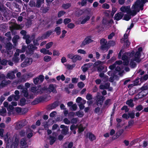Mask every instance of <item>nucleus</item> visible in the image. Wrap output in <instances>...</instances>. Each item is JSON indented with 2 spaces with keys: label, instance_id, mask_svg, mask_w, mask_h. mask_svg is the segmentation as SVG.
I'll return each mask as SVG.
<instances>
[{
  "label": "nucleus",
  "instance_id": "1",
  "mask_svg": "<svg viewBox=\"0 0 148 148\" xmlns=\"http://www.w3.org/2000/svg\"><path fill=\"white\" fill-rule=\"evenodd\" d=\"M144 4V3L143 1L137 0L133 5L131 8V10L130 9V6H127L121 7L120 8V10L123 13H126L128 14L134 16L136 14L137 12H139L140 10H143Z\"/></svg>",
  "mask_w": 148,
  "mask_h": 148
},
{
  "label": "nucleus",
  "instance_id": "2",
  "mask_svg": "<svg viewBox=\"0 0 148 148\" xmlns=\"http://www.w3.org/2000/svg\"><path fill=\"white\" fill-rule=\"evenodd\" d=\"M134 51H132L130 53H124L122 56V59L123 61V63L124 65H127L129 63V60H131L130 65L132 68H134L136 66V63L134 62L136 61L134 60Z\"/></svg>",
  "mask_w": 148,
  "mask_h": 148
},
{
  "label": "nucleus",
  "instance_id": "3",
  "mask_svg": "<svg viewBox=\"0 0 148 148\" xmlns=\"http://www.w3.org/2000/svg\"><path fill=\"white\" fill-rule=\"evenodd\" d=\"M141 91L135 97V99H138L146 95L148 93V91L146 87H143L141 88Z\"/></svg>",
  "mask_w": 148,
  "mask_h": 148
},
{
  "label": "nucleus",
  "instance_id": "4",
  "mask_svg": "<svg viewBox=\"0 0 148 148\" xmlns=\"http://www.w3.org/2000/svg\"><path fill=\"white\" fill-rule=\"evenodd\" d=\"M19 142V137L16 135L15 134L14 136L12 143L11 147V146L7 145L6 148H12L13 146L14 148L16 147L18 145Z\"/></svg>",
  "mask_w": 148,
  "mask_h": 148
},
{
  "label": "nucleus",
  "instance_id": "5",
  "mask_svg": "<svg viewBox=\"0 0 148 148\" xmlns=\"http://www.w3.org/2000/svg\"><path fill=\"white\" fill-rule=\"evenodd\" d=\"M104 63V62H101L100 61H97L96 62L93 64L94 67L97 66V71L99 72H100L103 70V69L105 67L106 69L107 67L104 66L103 65Z\"/></svg>",
  "mask_w": 148,
  "mask_h": 148
},
{
  "label": "nucleus",
  "instance_id": "6",
  "mask_svg": "<svg viewBox=\"0 0 148 148\" xmlns=\"http://www.w3.org/2000/svg\"><path fill=\"white\" fill-rule=\"evenodd\" d=\"M100 43L101 44V49L103 51H107L108 49V48L106 45L107 41L104 38H102L100 40Z\"/></svg>",
  "mask_w": 148,
  "mask_h": 148
},
{
  "label": "nucleus",
  "instance_id": "7",
  "mask_svg": "<svg viewBox=\"0 0 148 148\" xmlns=\"http://www.w3.org/2000/svg\"><path fill=\"white\" fill-rule=\"evenodd\" d=\"M142 50V48L141 47H140L138 49V51L134 55V60L137 62L139 63L141 59H140V52Z\"/></svg>",
  "mask_w": 148,
  "mask_h": 148
},
{
  "label": "nucleus",
  "instance_id": "8",
  "mask_svg": "<svg viewBox=\"0 0 148 148\" xmlns=\"http://www.w3.org/2000/svg\"><path fill=\"white\" fill-rule=\"evenodd\" d=\"M33 62V60L31 58H26L25 61L21 64V66L22 67H25L31 64Z\"/></svg>",
  "mask_w": 148,
  "mask_h": 148
},
{
  "label": "nucleus",
  "instance_id": "9",
  "mask_svg": "<svg viewBox=\"0 0 148 148\" xmlns=\"http://www.w3.org/2000/svg\"><path fill=\"white\" fill-rule=\"evenodd\" d=\"M44 78V77L42 75H40L36 78L33 79L34 82L35 84H40L42 82Z\"/></svg>",
  "mask_w": 148,
  "mask_h": 148
},
{
  "label": "nucleus",
  "instance_id": "10",
  "mask_svg": "<svg viewBox=\"0 0 148 148\" xmlns=\"http://www.w3.org/2000/svg\"><path fill=\"white\" fill-rule=\"evenodd\" d=\"M18 71L16 69H15L13 71H9L7 75L6 78L10 79H13L15 77L14 73Z\"/></svg>",
  "mask_w": 148,
  "mask_h": 148
},
{
  "label": "nucleus",
  "instance_id": "11",
  "mask_svg": "<svg viewBox=\"0 0 148 148\" xmlns=\"http://www.w3.org/2000/svg\"><path fill=\"white\" fill-rule=\"evenodd\" d=\"M56 86L53 84H50L49 85V87L47 90V92L49 93L52 92L53 93L57 92L56 90Z\"/></svg>",
  "mask_w": 148,
  "mask_h": 148
},
{
  "label": "nucleus",
  "instance_id": "12",
  "mask_svg": "<svg viewBox=\"0 0 148 148\" xmlns=\"http://www.w3.org/2000/svg\"><path fill=\"white\" fill-rule=\"evenodd\" d=\"M99 93H97V104L98 106L101 105L103 102V101L104 99V97L100 96Z\"/></svg>",
  "mask_w": 148,
  "mask_h": 148
},
{
  "label": "nucleus",
  "instance_id": "13",
  "mask_svg": "<svg viewBox=\"0 0 148 148\" xmlns=\"http://www.w3.org/2000/svg\"><path fill=\"white\" fill-rule=\"evenodd\" d=\"M60 128L63 129L62 131V133L63 134L66 135L67 134L69 130L68 127L64 125H62L60 126Z\"/></svg>",
  "mask_w": 148,
  "mask_h": 148
},
{
  "label": "nucleus",
  "instance_id": "14",
  "mask_svg": "<svg viewBox=\"0 0 148 148\" xmlns=\"http://www.w3.org/2000/svg\"><path fill=\"white\" fill-rule=\"evenodd\" d=\"M92 41V40L90 37L86 38L83 41L82 45V46H84L91 42Z\"/></svg>",
  "mask_w": 148,
  "mask_h": 148
},
{
  "label": "nucleus",
  "instance_id": "15",
  "mask_svg": "<svg viewBox=\"0 0 148 148\" xmlns=\"http://www.w3.org/2000/svg\"><path fill=\"white\" fill-rule=\"evenodd\" d=\"M124 15V14L122 12H119L116 14L114 16V18L117 20H119L122 18Z\"/></svg>",
  "mask_w": 148,
  "mask_h": 148
},
{
  "label": "nucleus",
  "instance_id": "16",
  "mask_svg": "<svg viewBox=\"0 0 148 148\" xmlns=\"http://www.w3.org/2000/svg\"><path fill=\"white\" fill-rule=\"evenodd\" d=\"M122 61L121 60L117 61L114 64L110 66L109 67V68L110 69L112 70L116 67L117 64H122Z\"/></svg>",
  "mask_w": 148,
  "mask_h": 148
},
{
  "label": "nucleus",
  "instance_id": "17",
  "mask_svg": "<svg viewBox=\"0 0 148 148\" xmlns=\"http://www.w3.org/2000/svg\"><path fill=\"white\" fill-rule=\"evenodd\" d=\"M40 51L41 53H43L45 54H48L50 55H51L52 54V53L49 52V51L47 50L46 48H42L40 50Z\"/></svg>",
  "mask_w": 148,
  "mask_h": 148
},
{
  "label": "nucleus",
  "instance_id": "18",
  "mask_svg": "<svg viewBox=\"0 0 148 148\" xmlns=\"http://www.w3.org/2000/svg\"><path fill=\"white\" fill-rule=\"evenodd\" d=\"M33 131L31 130L29 128H28L26 132V134L27 135V137L30 138H31L33 135Z\"/></svg>",
  "mask_w": 148,
  "mask_h": 148
},
{
  "label": "nucleus",
  "instance_id": "19",
  "mask_svg": "<svg viewBox=\"0 0 148 148\" xmlns=\"http://www.w3.org/2000/svg\"><path fill=\"white\" fill-rule=\"evenodd\" d=\"M21 92L23 94V95L25 97H27L28 96V92L27 88H23L21 91Z\"/></svg>",
  "mask_w": 148,
  "mask_h": 148
},
{
  "label": "nucleus",
  "instance_id": "20",
  "mask_svg": "<svg viewBox=\"0 0 148 148\" xmlns=\"http://www.w3.org/2000/svg\"><path fill=\"white\" fill-rule=\"evenodd\" d=\"M21 145L22 146H25V147H27L28 146L27 145V142L25 139L23 138L22 139L20 142Z\"/></svg>",
  "mask_w": 148,
  "mask_h": 148
},
{
  "label": "nucleus",
  "instance_id": "21",
  "mask_svg": "<svg viewBox=\"0 0 148 148\" xmlns=\"http://www.w3.org/2000/svg\"><path fill=\"white\" fill-rule=\"evenodd\" d=\"M82 59V58L81 56L79 55H75L73 62H75L77 60H81Z\"/></svg>",
  "mask_w": 148,
  "mask_h": 148
},
{
  "label": "nucleus",
  "instance_id": "22",
  "mask_svg": "<svg viewBox=\"0 0 148 148\" xmlns=\"http://www.w3.org/2000/svg\"><path fill=\"white\" fill-rule=\"evenodd\" d=\"M22 123H23V122L21 123L19 121L16 123V125L15 126V129L16 130L19 129L23 127L22 126Z\"/></svg>",
  "mask_w": 148,
  "mask_h": 148
},
{
  "label": "nucleus",
  "instance_id": "23",
  "mask_svg": "<svg viewBox=\"0 0 148 148\" xmlns=\"http://www.w3.org/2000/svg\"><path fill=\"white\" fill-rule=\"evenodd\" d=\"M126 104L131 107H133L134 106V104L133 102V100L132 99H130L127 101L126 102Z\"/></svg>",
  "mask_w": 148,
  "mask_h": 148
},
{
  "label": "nucleus",
  "instance_id": "24",
  "mask_svg": "<svg viewBox=\"0 0 148 148\" xmlns=\"http://www.w3.org/2000/svg\"><path fill=\"white\" fill-rule=\"evenodd\" d=\"M44 0H37L36 7L39 8L41 4L44 3Z\"/></svg>",
  "mask_w": 148,
  "mask_h": 148
},
{
  "label": "nucleus",
  "instance_id": "25",
  "mask_svg": "<svg viewBox=\"0 0 148 148\" xmlns=\"http://www.w3.org/2000/svg\"><path fill=\"white\" fill-rule=\"evenodd\" d=\"M86 102V101L84 100H82V101L79 103V108L80 109H83L84 108V104H85Z\"/></svg>",
  "mask_w": 148,
  "mask_h": 148
},
{
  "label": "nucleus",
  "instance_id": "26",
  "mask_svg": "<svg viewBox=\"0 0 148 148\" xmlns=\"http://www.w3.org/2000/svg\"><path fill=\"white\" fill-rule=\"evenodd\" d=\"M14 94H15V95H14V100L17 101L20 97V96L19 95V92L18 90H16L14 92Z\"/></svg>",
  "mask_w": 148,
  "mask_h": 148
},
{
  "label": "nucleus",
  "instance_id": "27",
  "mask_svg": "<svg viewBox=\"0 0 148 148\" xmlns=\"http://www.w3.org/2000/svg\"><path fill=\"white\" fill-rule=\"evenodd\" d=\"M19 38V37L18 35L15 36L12 39V41L13 43L16 45V44L17 40Z\"/></svg>",
  "mask_w": 148,
  "mask_h": 148
},
{
  "label": "nucleus",
  "instance_id": "28",
  "mask_svg": "<svg viewBox=\"0 0 148 148\" xmlns=\"http://www.w3.org/2000/svg\"><path fill=\"white\" fill-rule=\"evenodd\" d=\"M10 82L9 81H6L5 80H3L2 81L1 83L0 84V86L2 87H4L7 84L10 83Z\"/></svg>",
  "mask_w": 148,
  "mask_h": 148
},
{
  "label": "nucleus",
  "instance_id": "29",
  "mask_svg": "<svg viewBox=\"0 0 148 148\" xmlns=\"http://www.w3.org/2000/svg\"><path fill=\"white\" fill-rule=\"evenodd\" d=\"M28 48L30 51H32L36 49L37 47H34L33 45H28Z\"/></svg>",
  "mask_w": 148,
  "mask_h": 148
},
{
  "label": "nucleus",
  "instance_id": "30",
  "mask_svg": "<svg viewBox=\"0 0 148 148\" xmlns=\"http://www.w3.org/2000/svg\"><path fill=\"white\" fill-rule=\"evenodd\" d=\"M53 42H50L47 43L45 45L46 48L47 49H49L53 45Z\"/></svg>",
  "mask_w": 148,
  "mask_h": 148
},
{
  "label": "nucleus",
  "instance_id": "31",
  "mask_svg": "<svg viewBox=\"0 0 148 148\" xmlns=\"http://www.w3.org/2000/svg\"><path fill=\"white\" fill-rule=\"evenodd\" d=\"M76 115L79 117H82L84 115V113L82 112L79 110L76 112Z\"/></svg>",
  "mask_w": 148,
  "mask_h": 148
},
{
  "label": "nucleus",
  "instance_id": "32",
  "mask_svg": "<svg viewBox=\"0 0 148 148\" xmlns=\"http://www.w3.org/2000/svg\"><path fill=\"white\" fill-rule=\"evenodd\" d=\"M12 60L15 63L20 62V59L18 57H14L12 58Z\"/></svg>",
  "mask_w": 148,
  "mask_h": 148
},
{
  "label": "nucleus",
  "instance_id": "33",
  "mask_svg": "<svg viewBox=\"0 0 148 148\" xmlns=\"http://www.w3.org/2000/svg\"><path fill=\"white\" fill-rule=\"evenodd\" d=\"M51 59V57L48 56H46L44 57V60L46 62H48L50 61Z\"/></svg>",
  "mask_w": 148,
  "mask_h": 148
},
{
  "label": "nucleus",
  "instance_id": "34",
  "mask_svg": "<svg viewBox=\"0 0 148 148\" xmlns=\"http://www.w3.org/2000/svg\"><path fill=\"white\" fill-rule=\"evenodd\" d=\"M55 31L56 32L57 35H60L61 33V28L60 27H56L55 29Z\"/></svg>",
  "mask_w": 148,
  "mask_h": 148
},
{
  "label": "nucleus",
  "instance_id": "35",
  "mask_svg": "<svg viewBox=\"0 0 148 148\" xmlns=\"http://www.w3.org/2000/svg\"><path fill=\"white\" fill-rule=\"evenodd\" d=\"M29 5L31 7H36V3L35 1L31 0L29 2Z\"/></svg>",
  "mask_w": 148,
  "mask_h": 148
},
{
  "label": "nucleus",
  "instance_id": "36",
  "mask_svg": "<svg viewBox=\"0 0 148 148\" xmlns=\"http://www.w3.org/2000/svg\"><path fill=\"white\" fill-rule=\"evenodd\" d=\"M89 138L91 141L95 139V136L92 134L90 133L89 136Z\"/></svg>",
  "mask_w": 148,
  "mask_h": 148
},
{
  "label": "nucleus",
  "instance_id": "37",
  "mask_svg": "<svg viewBox=\"0 0 148 148\" xmlns=\"http://www.w3.org/2000/svg\"><path fill=\"white\" fill-rule=\"evenodd\" d=\"M6 112V110L5 108H2L0 112V114L2 116H4Z\"/></svg>",
  "mask_w": 148,
  "mask_h": 148
},
{
  "label": "nucleus",
  "instance_id": "38",
  "mask_svg": "<svg viewBox=\"0 0 148 148\" xmlns=\"http://www.w3.org/2000/svg\"><path fill=\"white\" fill-rule=\"evenodd\" d=\"M21 27L19 25H16L14 27L10 28V30L11 32L12 31L13 29H21Z\"/></svg>",
  "mask_w": 148,
  "mask_h": 148
},
{
  "label": "nucleus",
  "instance_id": "39",
  "mask_svg": "<svg viewBox=\"0 0 148 148\" xmlns=\"http://www.w3.org/2000/svg\"><path fill=\"white\" fill-rule=\"evenodd\" d=\"M90 18V17L89 16H87L85 18L82 20L81 22V24H84Z\"/></svg>",
  "mask_w": 148,
  "mask_h": 148
},
{
  "label": "nucleus",
  "instance_id": "40",
  "mask_svg": "<svg viewBox=\"0 0 148 148\" xmlns=\"http://www.w3.org/2000/svg\"><path fill=\"white\" fill-rule=\"evenodd\" d=\"M56 138L53 137H51L50 138V145H52L56 140Z\"/></svg>",
  "mask_w": 148,
  "mask_h": 148
},
{
  "label": "nucleus",
  "instance_id": "41",
  "mask_svg": "<svg viewBox=\"0 0 148 148\" xmlns=\"http://www.w3.org/2000/svg\"><path fill=\"white\" fill-rule=\"evenodd\" d=\"M131 16L130 14H125L124 17V19L127 21L129 20L131 18Z\"/></svg>",
  "mask_w": 148,
  "mask_h": 148
},
{
  "label": "nucleus",
  "instance_id": "42",
  "mask_svg": "<svg viewBox=\"0 0 148 148\" xmlns=\"http://www.w3.org/2000/svg\"><path fill=\"white\" fill-rule=\"evenodd\" d=\"M109 85H101L99 86V88L101 89H104L107 88L109 86Z\"/></svg>",
  "mask_w": 148,
  "mask_h": 148
},
{
  "label": "nucleus",
  "instance_id": "43",
  "mask_svg": "<svg viewBox=\"0 0 148 148\" xmlns=\"http://www.w3.org/2000/svg\"><path fill=\"white\" fill-rule=\"evenodd\" d=\"M123 132V131H119L118 132H117L115 134V136H116V137L114 138L115 139H116L118 138Z\"/></svg>",
  "mask_w": 148,
  "mask_h": 148
},
{
  "label": "nucleus",
  "instance_id": "44",
  "mask_svg": "<svg viewBox=\"0 0 148 148\" xmlns=\"http://www.w3.org/2000/svg\"><path fill=\"white\" fill-rule=\"evenodd\" d=\"M128 36V34L127 33H125L124 34L123 38L121 39L122 42L123 41L125 40H128L127 38Z\"/></svg>",
  "mask_w": 148,
  "mask_h": 148
},
{
  "label": "nucleus",
  "instance_id": "45",
  "mask_svg": "<svg viewBox=\"0 0 148 148\" xmlns=\"http://www.w3.org/2000/svg\"><path fill=\"white\" fill-rule=\"evenodd\" d=\"M78 87L80 88H83L84 86V84L82 82H80L77 84Z\"/></svg>",
  "mask_w": 148,
  "mask_h": 148
},
{
  "label": "nucleus",
  "instance_id": "46",
  "mask_svg": "<svg viewBox=\"0 0 148 148\" xmlns=\"http://www.w3.org/2000/svg\"><path fill=\"white\" fill-rule=\"evenodd\" d=\"M60 54L59 51L55 49L53 51V54L54 56H58Z\"/></svg>",
  "mask_w": 148,
  "mask_h": 148
},
{
  "label": "nucleus",
  "instance_id": "47",
  "mask_svg": "<svg viewBox=\"0 0 148 148\" xmlns=\"http://www.w3.org/2000/svg\"><path fill=\"white\" fill-rule=\"evenodd\" d=\"M75 56V55H74L73 54L70 53V54H69L68 55L67 57L68 58L71 59L72 61L73 62V59L74 58Z\"/></svg>",
  "mask_w": 148,
  "mask_h": 148
},
{
  "label": "nucleus",
  "instance_id": "48",
  "mask_svg": "<svg viewBox=\"0 0 148 148\" xmlns=\"http://www.w3.org/2000/svg\"><path fill=\"white\" fill-rule=\"evenodd\" d=\"M71 6V4L69 3L64 4L62 5V7L64 9H67Z\"/></svg>",
  "mask_w": 148,
  "mask_h": 148
},
{
  "label": "nucleus",
  "instance_id": "49",
  "mask_svg": "<svg viewBox=\"0 0 148 148\" xmlns=\"http://www.w3.org/2000/svg\"><path fill=\"white\" fill-rule=\"evenodd\" d=\"M19 53H21V50L19 49H17L16 52L15 53L14 57H18L19 54Z\"/></svg>",
  "mask_w": 148,
  "mask_h": 148
},
{
  "label": "nucleus",
  "instance_id": "50",
  "mask_svg": "<svg viewBox=\"0 0 148 148\" xmlns=\"http://www.w3.org/2000/svg\"><path fill=\"white\" fill-rule=\"evenodd\" d=\"M102 7L104 9H108L110 8V6L109 4L106 3H105L102 5Z\"/></svg>",
  "mask_w": 148,
  "mask_h": 148
},
{
  "label": "nucleus",
  "instance_id": "51",
  "mask_svg": "<svg viewBox=\"0 0 148 148\" xmlns=\"http://www.w3.org/2000/svg\"><path fill=\"white\" fill-rule=\"evenodd\" d=\"M58 104L59 102L58 101H57L55 102L51 105L52 108H55L58 106Z\"/></svg>",
  "mask_w": 148,
  "mask_h": 148
},
{
  "label": "nucleus",
  "instance_id": "52",
  "mask_svg": "<svg viewBox=\"0 0 148 148\" xmlns=\"http://www.w3.org/2000/svg\"><path fill=\"white\" fill-rule=\"evenodd\" d=\"M143 109V106L140 105L137 106L136 108V110L137 111H140Z\"/></svg>",
  "mask_w": 148,
  "mask_h": 148
},
{
  "label": "nucleus",
  "instance_id": "53",
  "mask_svg": "<svg viewBox=\"0 0 148 148\" xmlns=\"http://www.w3.org/2000/svg\"><path fill=\"white\" fill-rule=\"evenodd\" d=\"M85 129V127H84L82 125H80L78 127L79 131V132H83Z\"/></svg>",
  "mask_w": 148,
  "mask_h": 148
},
{
  "label": "nucleus",
  "instance_id": "54",
  "mask_svg": "<svg viewBox=\"0 0 148 148\" xmlns=\"http://www.w3.org/2000/svg\"><path fill=\"white\" fill-rule=\"evenodd\" d=\"M75 66V64L72 65L67 64L66 65L67 68L69 69H72Z\"/></svg>",
  "mask_w": 148,
  "mask_h": 148
},
{
  "label": "nucleus",
  "instance_id": "55",
  "mask_svg": "<svg viewBox=\"0 0 148 148\" xmlns=\"http://www.w3.org/2000/svg\"><path fill=\"white\" fill-rule=\"evenodd\" d=\"M71 21V19L69 18H66L64 20V23L66 25Z\"/></svg>",
  "mask_w": 148,
  "mask_h": 148
},
{
  "label": "nucleus",
  "instance_id": "56",
  "mask_svg": "<svg viewBox=\"0 0 148 148\" xmlns=\"http://www.w3.org/2000/svg\"><path fill=\"white\" fill-rule=\"evenodd\" d=\"M65 13V12L63 11H60L58 14V16L59 17H61V16L64 15Z\"/></svg>",
  "mask_w": 148,
  "mask_h": 148
},
{
  "label": "nucleus",
  "instance_id": "57",
  "mask_svg": "<svg viewBox=\"0 0 148 148\" xmlns=\"http://www.w3.org/2000/svg\"><path fill=\"white\" fill-rule=\"evenodd\" d=\"M84 66L86 67L88 69L91 67L93 65L92 63H88L84 64Z\"/></svg>",
  "mask_w": 148,
  "mask_h": 148
},
{
  "label": "nucleus",
  "instance_id": "58",
  "mask_svg": "<svg viewBox=\"0 0 148 148\" xmlns=\"http://www.w3.org/2000/svg\"><path fill=\"white\" fill-rule=\"evenodd\" d=\"M20 101L21 104V105L23 106V105H24L25 104V103L26 102V100L25 98H23L21 99L20 100Z\"/></svg>",
  "mask_w": 148,
  "mask_h": 148
},
{
  "label": "nucleus",
  "instance_id": "59",
  "mask_svg": "<svg viewBox=\"0 0 148 148\" xmlns=\"http://www.w3.org/2000/svg\"><path fill=\"white\" fill-rule=\"evenodd\" d=\"M13 99L14 100V95H12L10 96L8 99V100L9 101H11Z\"/></svg>",
  "mask_w": 148,
  "mask_h": 148
},
{
  "label": "nucleus",
  "instance_id": "60",
  "mask_svg": "<svg viewBox=\"0 0 148 148\" xmlns=\"http://www.w3.org/2000/svg\"><path fill=\"white\" fill-rule=\"evenodd\" d=\"M78 78H73L71 79V82L72 83H76L78 82Z\"/></svg>",
  "mask_w": 148,
  "mask_h": 148
},
{
  "label": "nucleus",
  "instance_id": "61",
  "mask_svg": "<svg viewBox=\"0 0 148 148\" xmlns=\"http://www.w3.org/2000/svg\"><path fill=\"white\" fill-rule=\"evenodd\" d=\"M77 52L78 53H80L82 54H85L86 53V51L82 49H79L78 50Z\"/></svg>",
  "mask_w": 148,
  "mask_h": 148
},
{
  "label": "nucleus",
  "instance_id": "62",
  "mask_svg": "<svg viewBox=\"0 0 148 148\" xmlns=\"http://www.w3.org/2000/svg\"><path fill=\"white\" fill-rule=\"evenodd\" d=\"M1 63V64L3 65H5L6 64L7 61L5 60H3L1 61V59L0 58V63Z\"/></svg>",
  "mask_w": 148,
  "mask_h": 148
},
{
  "label": "nucleus",
  "instance_id": "63",
  "mask_svg": "<svg viewBox=\"0 0 148 148\" xmlns=\"http://www.w3.org/2000/svg\"><path fill=\"white\" fill-rule=\"evenodd\" d=\"M67 32L65 30H63L62 31V34L60 36V38H64L65 36V34Z\"/></svg>",
  "mask_w": 148,
  "mask_h": 148
},
{
  "label": "nucleus",
  "instance_id": "64",
  "mask_svg": "<svg viewBox=\"0 0 148 148\" xmlns=\"http://www.w3.org/2000/svg\"><path fill=\"white\" fill-rule=\"evenodd\" d=\"M128 115L129 116V118L130 117L132 119L134 118L135 117V114L134 112L129 113Z\"/></svg>",
  "mask_w": 148,
  "mask_h": 148
}]
</instances>
